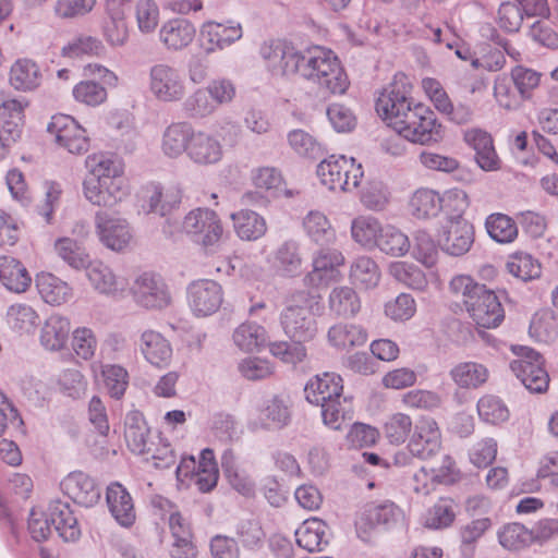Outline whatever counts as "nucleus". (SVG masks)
Segmentation results:
<instances>
[{"label":"nucleus","mask_w":558,"mask_h":558,"mask_svg":"<svg viewBox=\"0 0 558 558\" xmlns=\"http://www.w3.org/2000/svg\"><path fill=\"white\" fill-rule=\"evenodd\" d=\"M412 88L407 75L396 74L379 93L375 102L376 112L409 142L421 145L439 143L445 135L444 128L429 107L412 98Z\"/></svg>","instance_id":"1"},{"label":"nucleus","mask_w":558,"mask_h":558,"mask_svg":"<svg viewBox=\"0 0 558 558\" xmlns=\"http://www.w3.org/2000/svg\"><path fill=\"white\" fill-rule=\"evenodd\" d=\"M88 174L83 181V194L93 205L113 207L129 195V186L123 178L121 161L108 153L87 156Z\"/></svg>","instance_id":"2"},{"label":"nucleus","mask_w":558,"mask_h":558,"mask_svg":"<svg viewBox=\"0 0 558 558\" xmlns=\"http://www.w3.org/2000/svg\"><path fill=\"white\" fill-rule=\"evenodd\" d=\"M451 292L462 296V302L475 322L483 328H496L505 319V311L499 298L485 284L475 282L470 276H456L449 283Z\"/></svg>","instance_id":"3"},{"label":"nucleus","mask_w":558,"mask_h":558,"mask_svg":"<svg viewBox=\"0 0 558 558\" xmlns=\"http://www.w3.org/2000/svg\"><path fill=\"white\" fill-rule=\"evenodd\" d=\"M296 73L316 84L324 96L341 95L349 87L348 76L338 57L322 47L302 52Z\"/></svg>","instance_id":"4"},{"label":"nucleus","mask_w":558,"mask_h":558,"mask_svg":"<svg viewBox=\"0 0 558 558\" xmlns=\"http://www.w3.org/2000/svg\"><path fill=\"white\" fill-rule=\"evenodd\" d=\"M312 301L313 296L305 290H296L288 296L280 313V325L290 340L310 342L316 337L317 323L311 312Z\"/></svg>","instance_id":"5"},{"label":"nucleus","mask_w":558,"mask_h":558,"mask_svg":"<svg viewBox=\"0 0 558 558\" xmlns=\"http://www.w3.org/2000/svg\"><path fill=\"white\" fill-rule=\"evenodd\" d=\"M317 175L320 182L329 190L349 192L360 185L364 175L363 167L354 158L343 155H331L323 159L317 166Z\"/></svg>","instance_id":"6"},{"label":"nucleus","mask_w":558,"mask_h":558,"mask_svg":"<svg viewBox=\"0 0 558 558\" xmlns=\"http://www.w3.org/2000/svg\"><path fill=\"white\" fill-rule=\"evenodd\" d=\"M512 352L518 359L510 362V369L524 387L534 393L547 390L549 376L544 368L543 356L532 348L512 345Z\"/></svg>","instance_id":"7"},{"label":"nucleus","mask_w":558,"mask_h":558,"mask_svg":"<svg viewBox=\"0 0 558 558\" xmlns=\"http://www.w3.org/2000/svg\"><path fill=\"white\" fill-rule=\"evenodd\" d=\"M182 228L193 242L203 247L215 246L223 234L219 216L209 208L198 207L191 210L184 217Z\"/></svg>","instance_id":"8"},{"label":"nucleus","mask_w":558,"mask_h":558,"mask_svg":"<svg viewBox=\"0 0 558 558\" xmlns=\"http://www.w3.org/2000/svg\"><path fill=\"white\" fill-rule=\"evenodd\" d=\"M131 293L134 302L146 310H162L171 303V294L162 277L145 271L136 277Z\"/></svg>","instance_id":"9"},{"label":"nucleus","mask_w":558,"mask_h":558,"mask_svg":"<svg viewBox=\"0 0 558 558\" xmlns=\"http://www.w3.org/2000/svg\"><path fill=\"white\" fill-rule=\"evenodd\" d=\"M149 90L159 101H178L185 95L184 78L177 68L168 63L154 64L149 69Z\"/></svg>","instance_id":"10"},{"label":"nucleus","mask_w":558,"mask_h":558,"mask_svg":"<svg viewBox=\"0 0 558 558\" xmlns=\"http://www.w3.org/2000/svg\"><path fill=\"white\" fill-rule=\"evenodd\" d=\"M344 265L343 254L336 248H320L312 259V270L303 278L307 288L327 287L340 280V267Z\"/></svg>","instance_id":"11"},{"label":"nucleus","mask_w":558,"mask_h":558,"mask_svg":"<svg viewBox=\"0 0 558 558\" xmlns=\"http://www.w3.org/2000/svg\"><path fill=\"white\" fill-rule=\"evenodd\" d=\"M130 0H106L101 19V34L111 47H123L129 39L126 15Z\"/></svg>","instance_id":"12"},{"label":"nucleus","mask_w":558,"mask_h":558,"mask_svg":"<svg viewBox=\"0 0 558 558\" xmlns=\"http://www.w3.org/2000/svg\"><path fill=\"white\" fill-rule=\"evenodd\" d=\"M47 131L54 135L57 143L71 154H84L89 148L86 130L68 114H56L47 125Z\"/></svg>","instance_id":"13"},{"label":"nucleus","mask_w":558,"mask_h":558,"mask_svg":"<svg viewBox=\"0 0 558 558\" xmlns=\"http://www.w3.org/2000/svg\"><path fill=\"white\" fill-rule=\"evenodd\" d=\"M186 293L189 306L197 317L213 315L220 308L223 301L221 286L210 279H199L191 282Z\"/></svg>","instance_id":"14"},{"label":"nucleus","mask_w":558,"mask_h":558,"mask_svg":"<svg viewBox=\"0 0 558 558\" xmlns=\"http://www.w3.org/2000/svg\"><path fill=\"white\" fill-rule=\"evenodd\" d=\"M474 243V227L466 219L450 220L438 235V246L447 255H465Z\"/></svg>","instance_id":"15"},{"label":"nucleus","mask_w":558,"mask_h":558,"mask_svg":"<svg viewBox=\"0 0 558 558\" xmlns=\"http://www.w3.org/2000/svg\"><path fill=\"white\" fill-rule=\"evenodd\" d=\"M441 448V433L433 417H422L414 425V432L407 446V450L420 460H427L436 456Z\"/></svg>","instance_id":"16"},{"label":"nucleus","mask_w":558,"mask_h":558,"mask_svg":"<svg viewBox=\"0 0 558 558\" xmlns=\"http://www.w3.org/2000/svg\"><path fill=\"white\" fill-rule=\"evenodd\" d=\"M61 489L74 502L83 507L95 506L101 497V489L96 481L83 471L69 473L60 483Z\"/></svg>","instance_id":"17"},{"label":"nucleus","mask_w":558,"mask_h":558,"mask_svg":"<svg viewBox=\"0 0 558 558\" xmlns=\"http://www.w3.org/2000/svg\"><path fill=\"white\" fill-rule=\"evenodd\" d=\"M260 56L274 70H280L283 74H295L298 64L302 60V51L286 40L265 41L260 46Z\"/></svg>","instance_id":"18"},{"label":"nucleus","mask_w":558,"mask_h":558,"mask_svg":"<svg viewBox=\"0 0 558 558\" xmlns=\"http://www.w3.org/2000/svg\"><path fill=\"white\" fill-rule=\"evenodd\" d=\"M201 38L206 43L205 50L211 53L223 50L243 36L242 25L234 21L217 23L214 21L205 22L201 27Z\"/></svg>","instance_id":"19"},{"label":"nucleus","mask_w":558,"mask_h":558,"mask_svg":"<svg viewBox=\"0 0 558 558\" xmlns=\"http://www.w3.org/2000/svg\"><path fill=\"white\" fill-rule=\"evenodd\" d=\"M96 228L101 243L112 251H122L131 240V232L124 219L98 211L95 216Z\"/></svg>","instance_id":"20"},{"label":"nucleus","mask_w":558,"mask_h":558,"mask_svg":"<svg viewBox=\"0 0 558 558\" xmlns=\"http://www.w3.org/2000/svg\"><path fill=\"white\" fill-rule=\"evenodd\" d=\"M106 501L111 515L123 527H130L136 520L131 494L119 482H112L106 490Z\"/></svg>","instance_id":"21"},{"label":"nucleus","mask_w":558,"mask_h":558,"mask_svg":"<svg viewBox=\"0 0 558 558\" xmlns=\"http://www.w3.org/2000/svg\"><path fill=\"white\" fill-rule=\"evenodd\" d=\"M342 391L343 380L341 376L328 372L311 378L304 388L305 399L316 405L342 397Z\"/></svg>","instance_id":"22"},{"label":"nucleus","mask_w":558,"mask_h":558,"mask_svg":"<svg viewBox=\"0 0 558 558\" xmlns=\"http://www.w3.org/2000/svg\"><path fill=\"white\" fill-rule=\"evenodd\" d=\"M53 530L65 542H74L81 536L77 519L69 502L52 500L47 509Z\"/></svg>","instance_id":"23"},{"label":"nucleus","mask_w":558,"mask_h":558,"mask_svg":"<svg viewBox=\"0 0 558 558\" xmlns=\"http://www.w3.org/2000/svg\"><path fill=\"white\" fill-rule=\"evenodd\" d=\"M196 28L189 20L175 17L167 21L159 29V39L168 50H182L194 39Z\"/></svg>","instance_id":"24"},{"label":"nucleus","mask_w":558,"mask_h":558,"mask_svg":"<svg viewBox=\"0 0 558 558\" xmlns=\"http://www.w3.org/2000/svg\"><path fill=\"white\" fill-rule=\"evenodd\" d=\"M222 155V146L215 136L203 131L194 132L187 150V157L194 163L215 165L221 160Z\"/></svg>","instance_id":"25"},{"label":"nucleus","mask_w":558,"mask_h":558,"mask_svg":"<svg viewBox=\"0 0 558 558\" xmlns=\"http://www.w3.org/2000/svg\"><path fill=\"white\" fill-rule=\"evenodd\" d=\"M140 350L145 360L156 367H166L172 357L170 342L158 331L147 329L140 338Z\"/></svg>","instance_id":"26"},{"label":"nucleus","mask_w":558,"mask_h":558,"mask_svg":"<svg viewBox=\"0 0 558 558\" xmlns=\"http://www.w3.org/2000/svg\"><path fill=\"white\" fill-rule=\"evenodd\" d=\"M465 142L475 150V160L484 171H495L500 160L494 147V141L486 131L474 129L465 133Z\"/></svg>","instance_id":"27"},{"label":"nucleus","mask_w":558,"mask_h":558,"mask_svg":"<svg viewBox=\"0 0 558 558\" xmlns=\"http://www.w3.org/2000/svg\"><path fill=\"white\" fill-rule=\"evenodd\" d=\"M124 426V438L129 449L135 454L148 453L149 428L143 414L137 410L130 411L125 416Z\"/></svg>","instance_id":"28"},{"label":"nucleus","mask_w":558,"mask_h":558,"mask_svg":"<svg viewBox=\"0 0 558 558\" xmlns=\"http://www.w3.org/2000/svg\"><path fill=\"white\" fill-rule=\"evenodd\" d=\"M0 281L7 290L23 293L31 286L32 277L19 259L13 256H1Z\"/></svg>","instance_id":"29"},{"label":"nucleus","mask_w":558,"mask_h":558,"mask_svg":"<svg viewBox=\"0 0 558 558\" xmlns=\"http://www.w3.org/2000/svg\"><path fill=\"white\" fill-rule=\"evenodd\" d=\"M9 82L15 90L32 92L41 83L40 69L31 59H19L10 69Z\"/></svg>","instance_id":"30"},{"label":"nucleus","mask_w":558,"mask_h":558,"mask_svg":"<svg viewBox=\"0 0 558 558\" xmlns=\"http://www.w3.org/2000/svg\"><path fill=\"white\" fill-rule=\"evenodd\" d=\"M327 524L317 518L305 520L295 531L296 543L305 550L322 551L328 545Z\"/></svg>","instance_id":"31"},{"label":"nucleus","mask_w":558,"mask_h":558,"mask_svg":"<svg viewBox=\"0 0 558 558\" xmlns=\"http://www.w3.org/2000/svg\"><path fill=\"white\" fill-rule=\"evenodd\" d=\"M36 287L41 299L50 305H61L72 298V288L51 272L36 276Z\"/></svg>","instance_id":"32"},{"label":"nucleus","mask_w":558,"mask_h":558,"mask_svg":"<svg viewBox=\"0 0 558 558\" xmlns=\"http://www.w3.org/2000/svg\"><path fill=\"white\" fill-rule=\"evenodd\" d=\"M303 258L300 243L295 240L282 242L274 254V266L283 277H295L301 272Z\"/></svg>","instance_id":"33"},{"label":"nucleus","mask_w":558,"mask_h":558,"mask_svg":"<svg viewBox=\"0 0 558 558\" xmlns=\"http://www.w3.org/2000/svg\"><path fill=\"white\" fill-rule=\"evenodd\" d=\"M86 269V276L99 293L116 294L124 289V282L120 280L112 269L100 260H89Z\"/></svg>","instance_id":"34"},{"label":"nucleus","mask_w":558,"mask_h":558,"mask_svg":"<svg viewBox=\"0 0 558 558\" xmlns=\"http://www.w3.org/2000/svg\"><path fill=\"white\" fill-rule=\"evenodd\" d=\"M193 135L194 130L189 123L170 124L162 135V151L170 158H177L183 153L187 154Z\"/></svg>","instance_id":"35"},{"label":"nucleus","mask_w":558,"mask_h":558,"mask_svg":"<svg viewBox=\"0 0 558 558\" xmlns=\"http://www.w3.org/2000/svg\"><path fill=\"white\" fill-rule=\"evenodd\" d=\"M221 468L230 486L244 497H253L255 484L247 473L236 465L234 452L231 449L223 451L221 456Z\"/></svg>","instance_id":"36"},{"label":"nucleus","mask_w":558,"mask_h":558,"mask_svg":"<svg viewBox=\"0 0 558 558\" xmlns=\"http://www.w3.org/2000/svg\"><path fill=\"white\" fill-rule=\"evenodd\" d=\"M69 333V319L60 315H51L41 328L40 343L46 350L60 351L65 347Z\"/></svg>","instance_id":"37"},{"label":"nucleus","mask_w":558,"mask_h":558,"mask_svg":"<svg viewBox=\"0 0 558 558\" xmlns=\"http://www.w3.org/2000/svg\"><path fill=\"white\" fill-rule=\"evenodd\" d=\"M233 228L241 240L256 241L267 231V225L263 216L248 209H242L231 215Z\"/></svg>","instance_id":"38"},{"label":"nucleus","mask_w":558,"mask_h":558,"mask_svg":"<svg viewBox=\"0 0 558 558\" xmlns=\"http://www.w3.org/2000/svg\"><path fill=\"white\" fill-rule=\"evenodd\" d=\"M327 337L329 343L338 350L362 347L367 341L366 330L353 324H337L329 328Z\"/></svg>","instance_id":"39"},{"label":"nucleus","mask_w":558,"mask_h":558,"mask_svg":"<svg viewBox=\"0 0 558 558\" xmlns=\"http://www.w3.org/2000/svg\"><path fill=\"white\" fill-rule=\"evenodd\" d=\"M449 376L460 388L476 389L486 383L488 371L483 364L462 362L450 369Z\"/></svg>","instance_id":"40"},{"label":"nucleus","mask_w":558,"mask_h":558,"mask_svg":"<svg viewBox=\"0 0 558 558\" xmlns=\"http://www.w3.org/2000/svg\"><path fill=\"white\" fill-rule=\"evenodd\" d=\"M303 228L311 241L318 245H328L336 240V230L322 211L311 210L303 219Z\"/></svg>","instance_id":"41"},{"label":"nucleus","mask_w":558,"mask_h":558,"mask_svg":"<svg viewBox=\"0 0 558 558\" xmlns=\"http://www.w3.org/2000/svg\"><path fill=\"white\" fill-rule=\"evenodd\" d=\"M329 310L337 316L352 317L361 310V301L354 289L350 287L333 288L328 298Z\"/></svg>","instance_id":"42"},{"label":"nucleus","mask_w":558,"mask_h":558,"mask_svg":"<svg viewBox=\"0 0 558 558\" xmlns=\"http://www.w3.org/2000/svg\"><path fill=\"white\" fill-rule=\"evenodd\" d=\"M350 279L361 289H373L380 280L379 267L371 257L359 256L351 264Z\"/></svg>","instance_id":"43"},{"label":"nucleus","mask_w":558,"mask_h":558,"mask_svg":"<svg viewBox=\"0 0 558 558\" xmlns=\"http://www.w3.org/2000/svg\"><path fill=\"white\" fill-rule=\"evenodd\" d=\"M410 208L418 219L436 217L442 208L441 196L433 190H417L411 197Z\"/></svg>","instance_id":"44"},{"label":"nucleus","mask_w":558,"mask_h":558,"mask_svg":"<svg viewBox=\"0 0 558 558\" xmlns=\"http://www.w3.org/2000/svg\"><path fill=\"white\" fill-rule=\"evenodd\" d=\"M54 251L66 265L75 270L84 269L90 260L85 248L71 238L58 239L54 242Z\"/></svg>","instance_id":"45"},{"label":"nucleus","mask_w":558,"mask_h":558,"mask_svg":"<svg viewBox=\"0 0 558 558\" xmlns=\"http://www.w3.org/2000/svg\"><path fill=\"white\" fill-rule=\"evenodd\" d=\"M383 227L373 217L360 216L351 223L353 240L366 248H373L377 244Z\"/></svg>","instance_id":"46"},{"label":"nucleus","mask_w":558,"mask_h":558,"mask_svg":"<svg viewBox=\"0 0 558 558\" xmlns=\"http://www.w3.org/2000/svg\"><path fill=\"white\" fill-rule=\"evenodd\" d=\"M485 227L488 235L498 243H511L518 236V227L512 218L496 213L486 218Z\"/></svg>","instance_id":"47"},{"label":"nucleus","mask_w":558,"mask_h":558,"mask_svg":"<svg viewBox=\"0 0 558 558\" xmlns=\"http://www.w3.org/2000/svg\"><path fill=\"white\" fill-rule=\"evenodd\" d=\"M375 247H378L385 254L399 257L409 252L411 244L409 238L399 229L385 226Z\"/></svg>","instance_id":"48"},{"label":"nucleus","mask_w":558,"mask_h":558,"mask_svg":"<svg viewBox=\"0 0 558 558\" xmlns=\"http://www.w3.org/2000/svg\"><path fill=\"white\" fill-rule=\"evenodd\" d=\"M477 413L483 422L492 425L505 423L510 417L506 403L493 395H486L477 401Z\"/></svg>","instance_id":"49"},{"label":"nucleus","mask_w":558,"mask_h":558,"mask_svg":"<svg viewBox=\"0 0 558 558\" xmlns=\"http://www.w3.org/2000/svg\"><path fill=\"white\" fill-rule=\"evenodd\" d=\"M287 138L291 149L302 157L318 159L324 155L322 144L304 130H292L288 133Z\"/></svg>","instance_id":"50"},{"label":"nucleus","mask_w":558,"mask_h":558,"mask_svg":"<svg viewBox=\"0 0 558 558\" xmlns=\"http://www.w3.org/2000/svg\"><path fill=\"white\" fill-rule=\"evenodd\" d=\"M499 544L508 550H520L533 543L531 529L522 523L506 524L498 532Z\"/></svg>","instance_id":"51"},{"label":"nucleus","mask_w":558,"mask_h":558,"mask_svg":"<svg viewBox=\"0 0 558 558\" xmlns=\"http://www.w3.org/2000/svg\"><path fill=\"white\" fill-rule=\"evenodd\" d=\"M509 274L521 281H530L541 276V264L527 253L512 255L506 265Z\"/></svg>","instance_id":"52"},{"label":"nucleus","mask_w":558,"mask_h":558,"mask_svg":"<svg viewBox=\"0 0 558 558\" xmlns=\"http://www.w3.org/2000/svg\"><path fill=\"white\" fill-rule=\"evenodd\" d=\"M266 330L255 323H244L233 332V341L236 347L246 352H252L264 345Z\"/></svg>","instance_id":"53"},{"label":"nucleus","mask_w":558,"mask_h":558,"mask_svg":"<svg viewBox=\"0 0 558 558\" xmlns=\"http://www.w3.org/2000/svg\"><path fill=\"white\" fill-rule=\"evenodd\" d=\"M104 385L111 398L121 399L129 386L128 371L117 364H106L101 367Z\"/></svg>","instance_id":"54"},{"label":"nucleus","mask_w":558,"mask_h":558,"mask_svg":"<svg viewBox=\"0 0 558 558\" xmlns=\"http://www.w3.org/2000/svg\"><path fill=\"white\" fill-rule=\"evenodd\" d=\"M37 320L38 315L36 311L27 304L16 303L8 308L7 322L16 331H32L36 327Z\"/></svg>","instance_id":"55"},{"label":"nucleus","mask_w":558,"mask_h":558,"mask_svg":"<svg viewBox=\"0 0 558 558\" xmlns=\"http://www.w3.org/2000/svg\"><path fill=\"white\" fill-rule=\"evenodd\" d=\"M492 526L488 517L474 519L460 529L461 550L464 556H472L474 545Z\"/></svg>","instance_id":"56"},{"label":"nucleus","mask_w":558,"mask_h":558,"mask_svg":"<svg viewBox=\"0 0 558 558\" xmlns=\"http://www.w3.org/2000/svg\"><path fill=\"white\" fill-rule=\"evenodd\" d=\"M306 342L298 340L275 341L269 344L270 353L284 363L296 365L307 356Z\"/></svg>","instance_id":"57"},{"label":"nucleus","mask_w":558,"mask_h":558,"mask_svg":"<svg viewBox=\"0 0 558 558\" xmlns=\"http://www.w3.org/2000/svg\"><path fill=\"white\" fill-rule=\"evenodd\" d=\"M183 108L191 118H206L217 110L215 100L206 88H198L183 102Z\"/></svg>","instance_id":"58"},{"label":"nucleus","mask_w":558,"mask_h":558,"mask_svg":"<svg viewBox=\"0 0 558 558\" xmlns=\"http://www.w3.org/2000/svg\"><path fill=\"white\" fill-rule=\"evenodd\" d=\"M262 413L276 428H283L291 422V410L288 400L280 396H274L266 400Z\"/></svg>","instance_id":"59"},{"label":"nucleus","mask_w":558,"mask_h":558,"mask_svg":"<svg viewBox=\"0 0 558 558\" xmlns=\"http://www.w3.org/2000/svg\"><path fill=\"white\" fill-rule=\"evenodd\" d=\"M412 254L426 267H433L437 263L438 246L427 232L420 230L414 235Z\"/></svg>","instance_id":"60"},{"label":"nucleus","mask_w":558,"mask_h":558,"mask_svg":"<svg viewBox=\"0 0 558 558\" xmlns=\"http://www.w3.org/2000/svg\"><path fill=\"white\" fill-rule=\"evenodd\" d=\"M159 7L155 0H137L135 17L141 33H153L159 23Z\"/></svg>","instance_id":"61"},{"label":"nucleus","mask_w":558,"mask_h":558,"mask_svg":"<svg viewBox=\"0 0 558 558\" xmlns=\"http://www.w3.org/2000/svg\"><path fill=\"white\" fill-rule=\"evenodd\" d=\"M456 518L452 507V500L440 499L430 509L425 517V526L428 529L439 530L451 525Z\"/></svg>","instance_id":"62"},{"label":"nucleus","mask_w":558,"mask_h":558,"mask_svg":"<svg viewBox=\"0 0 558 558\" xmlns=\"http://www.w3.org/2000/svg\"><path fill=\"white\" fill-rule=\"evenodd\" d=\"M75 100L87 106H99L107 99V90L102 84L94 80L82 81L73 88Z\"/></svg>","instance_id":"63"},{"label":"nucleus","mask_w":558,"mask_h":558,"mask_svg":"<svg viewBox=\"0 0 558 558\" xmlns=\"http://www.w3.org/2000/svg\"><path fill=\"white\" fill-rule=\"evenodd\" d=\"M413 424L409 415L396 413L384 425V433L390 444H403L412 430Z\"/></svg>","instance_id":"64"}]
</instances>
